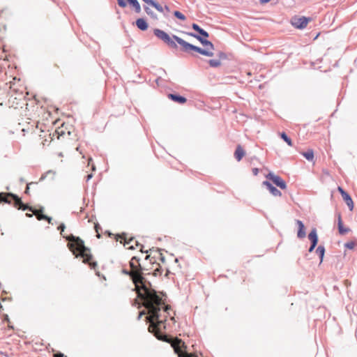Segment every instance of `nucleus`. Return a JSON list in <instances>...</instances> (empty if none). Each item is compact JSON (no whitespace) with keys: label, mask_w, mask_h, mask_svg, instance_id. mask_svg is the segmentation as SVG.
Masks as SVG:
<instances>
[{"label":"nucleus","mask_w":357,"mask_h":357,"mask_svg":"<svg viewBox=\"0 0 357 357\" xmlns=\"http://www.w3.org/2000/svg\"><path fill=\"white\" fill-rule=\"evenodd\" d=\"M129 264L130 270H123V272L131 278L137 296L147 310L149 316L146 319L150 323L149 331L158 340L170 343L178 357H198L195 353L188 354L186 351L187 346L181 339L172 338L161 333L160 328L162 326L165 328L164 324L171 310L170 305L166 304V296L152 289L151 284L143 277L144 268L139 262V258L132 257Z\"/></svg>","instance_id":"1"},{"label":"nucleus","mask_w":357,"mask_h":357,"mask_svg":"<svg viewBox=\"0 0 357 357\" xmlns=\"http://www.w3.org/2000/svg\"><path fill=\"white\" fill-rule=\"evenodd\" d=\"M65 228L64 224L62 223L59 226L58 229L61 230V234L69 241L68 246L70 250L76 257H82L84 263L88 264L91 268H95L97 264L92 261L93 256L91 254L90 249L85 247L84 241L79 237H76L73 235L66 237L63 234Z\"/></svg>","instance_id":"2"},{"label":"nucleus","mask_w":357,"mask_h":357,"mask_svg":"<svg viewBox=\"0 0 357 357\" xmlns=\"http://www.w3.org/2000/svg\"><path fill=\"white\" fill-rule=\"evenodd\" d=\"M188 35L193 36L196 38L197 40H199L201 43L206 47V50H203L199 47L195 46L193 45H191L182 38L176 36H173V38L176 40V41L181 46V49L183 51L185 52H190L191 50L196 51L199 52V54L207 56H212L213 55V50H214V46L212 44L211 42L209 40H207L206 39H203L199 36L195 35L194 33H188Z\"/></svg>","instance_id":"3"},{"label":"nucleus","mask_w":357,"mask_h":357,"mask_svg":"<svg viewBox=\"0 0 357 357\" xmlns=\"http://www.w3.org/2000/svg\"><path fill=\"white\" fill-rule=\"evenodd\" d=\"M0 202L13 204V206L17 209H22L23 211L29 210L36 216L38 220L46 218V215L43 214L42 208L34 209L31 206L23 204L21 199L14 194L6 192L0 193Z\"/></svg>","instance_id":"4"},{"label":"nucleus","mask_w":357,"mask_h":357,"mask_svg":"<svg viewBox=\"0 0 357 357\" xmlns=\"http://www.w3.org/2000/svg\"><path fill=\"white\" fill-rule=\"evenodd\" d=\"M52 140L53 137L48 130H36L32 134V143L38 149L48 146Z\"/></svg>","instance_id":"5"},{"label":"nucleus","mask_w":357,"mask_h":357,"mask_svg":"<svg viewBox=\"0 0 357 357\" xmlns=\"http://www.w3.org/2000/svg\"><path fill=\"white\" fill-rule=\"evenodd\" d=\"M153 32L156 37L167 44L169 47L172 48L177 47V45L175 43L176 40L173 38V36L170 37L166 32L158 29H154Z\"/></svg>","instance_id":"6"},{"label":"nucleus","mask_w":357,"mask_h":357,"mask_svg":"<svg viewBox=\"0 0 357 357\" xmlns=\"http://www.w3.org/2000/svg\"><path fill=\"white\" fill-rule=\"evenodd\" d=\"M311 21L310 17L294 16L291 20V23L296 29H303L307 26L309 22Z\"/></svg>","instance_id":"7"},{"label":"nucleus","mask_w":357,"mask_h":357,"mask_svg":"<svg viewBox=\"0 0 357 357\" xmlns=\"http://www.w3.org/2000/svg\"><path fill=\"white\" fill-rule=\"evenodd\" d=\"M115 239L116 241H119L121 243H123L124 245H130L132 242H135V245L138 247L139 245L135 238L128 234L123 233L121 234H116Z\"/></svg>","instance_id":"8"},{"label":"nucleus","mask_w":357,"mask_h":357,"mask_svg":"<svg viewBox=\"0 0 357 357\" xmlns=\"http://www.w3.org/2000/svg\"><path fill=\"white\" fill-rule=\"evenodd\" d=\"M266 178L271 180L275 185L280 188L282 190L287 188L285 181L279 176H277L273 173H269L266 175Z\"/></svg>","instance_id":"9"},{"label":"nucleus","mask_w":357,"mask_h":357,"mask_svg":"<svg viewBox=\"0 0 357 357\" xmlns=\"http://www.w3.org/2000/svg\"><path fill=\"white\" fill-rule=\"evenodd\" d=\"M337 190L339 191V192L341 194L342 197V199H344V201L345 202V203L347 204V205L348 206L349 208L350 211H353L354 209V202L351 197V196L347 193L346 192L342 187H338L337 188Z\"/></svg>","instance_id":"10"},{"label":"nucleus","mask_w":357,"mask_h":357,"mask_svg":"<svg viewBox=\"0 0 357 357\" xmlns=\"http://www.w3.org/2000/svg\"><path fill=\"white\" fill-rule=\"evenodd\" d=\"M337 220H338L337 226H338L339 233L342 235H344V234H347L350 231V229L347 227H344L340 213H338V215H337Z\"/></svg>","instance_id":"11"},{"label":"nucleus","mask_w":357,"mask_h":357,"mask_svg":"<svg viewBox=\"0 0 357 357\" xmlns=\"http://www.w3.org/2000/svg\"><path fill=\"white\" fill-rule=\"evenodd\" d=\"M296 222L298 227V231L297 233L298 238H305L306 236V233H305V226H304L303 223L302 222V221H301L299 220H297Z\"/></svg>","instance_id":"12"},{"label":"nucleus","mask_w":357,"mask_h":357,"mask_svg":"<svg viewBox=\"0 0 357 357\" xmlns=\"http://www.w3.org/2000/svg\"><path fill=\"white\" fill-rule=\"evenodd\" d=\"M245 151L241 145H238L236 146V151L234 152V157L237 161H241L242 158L245 156Z\"/></svg>","instance_id":"13"},{"label":"nucleus","mask_w":357,"mask_h":357,"mask_svg":"<svg viewBox=\"0 0 357 357\" xmlns=\"http://www.w3.org/2000/svg\"><path fill=\"white\" fill-rule=\"evenodd\" d=\"M263 185L267 187V188L269 190V191L273 195L276 197H280L282 195L281 192L276 188L273 186L268 181H264Z\"/></svg>","instance_id":"14"},{"label":"nucleus","mask_w":357,"mask_h":357,"mask_svg":"<svg viewBox=\"0 0 357 357\" xmlns=\"http://www.w3.org/2000/svg\"><path fill=\"white\" fill-rule=\"evenodd\" d=\"M167 96L172 100L180 104H184L187 101V99L185 97L181 96L179 95L169 93Z\"/></svg>","instance_id":"15"},{"label":"nucleus","mask_w":357,"mask_h":357,"mask_svg":"<svg viewBox=\"0 0 357 357\" xmlns=\"http://www.w3.org/2000/svg\"><path fill=\"white\" fill-rule=\"evenodd\" d=\"M308 238L314 245H317L318 242V237L316 229H312L308 235Z\"/></svg>","instance_id":"16"},{"label":"nucleus","mask_w":357,"mask_h":357,"mask_svg":"<svg viewBox=\"0 0 357 357\" xmlns=\"http://www.w3.org/2000/svg\"><path fill=\"white\" fill-rule=\"evenodd\" d=\"M136 25L137 26L142 30V31H145L148 29V24L146 23V22L142 19V18H139L136 21Z\"/></svg>","instance_id":"17"},{"label":"nucleus","mask_w":357,"mask_h":357,"mask_svg":"<svg viewBox=\"0 0 357 357\" xmlns=\"http://www.w3.org/2000/svg\"><path fill=\"white\" fill-rule=\"evenodd\" d=\"M128 1L133 6L136 13H139L141 12V6L137 0H128Z\"/></svg>","instance_id":"18"},{"label":"nucleus","mask_w":357,"mask_h":357,"mask_svg":"<svg viewBox=\"0 0 357 357\" xmlns=\"http://www.w3.org/2000/svg\"><path fill=\"white\" fill-rule=\"evenodd\" d=\"M302 155L309 161H312L314 159V152L312 149H309L306 152H303Z\"/></svg>","instance_id":"19"},{"label":"nucleus","mask_w":357,"mask_h":357,"mask_svg":"<svg viewBox=\"0 0 357 357\" xmlns=\"http://www.w3.org/2000/svg\"><path fill=\"white\" fill-rule=\"evenodd\" d=\"M316 252L318 253V255H319V257H320V262H322L323 261V258H324V253H325V248L324 246L322 245H319L317 248V250Z\"/></svg>","instance_id":"20"},{"label":"nucleus","mask_w":357,"mask_h":357,"mask_svg":"<svg viewBox=\"0 0 357 357\" xmlns=\"http://www.w3.org/2000/svg\"><path fill=\"white\" fill-rule=\"evenodd\" d=\"M55 134L57 135L58 139L59 138L60 136H63L66 134V132L63 130V126L61 128H59L58 130H56L53 134V136H54Z\"/></svg>","instance_id":"21"},{"label":"nucleus","mask_w":357,"mask_h":357,"mask_svg":"<svg viewBox=\"0 0 357 357\" xmlns=\"http://www.w3.org/2000/svg\"><path fill=\"white\" fill-rule=\"evenodd\" d=\"M281 137L287 143V144L290 146H292V142L289 137L284 133L282 132L280 134Z\"/></svg>","instance_id":"22"},{"label":"nucleus","mask_w":357,"mask_h":357,"mask_svg":"<svg viewBox=\"0 0 357 357\" xmlns=\"http://www.w3.org/2000/svg\"><path fill=\"white\" fill-rule=\"evenodd\" d=\"M174 15L176 17H177L178 19L181 20H185L186 17L185 16L181 13V12L178 11V10H176L174 12Z\"/></svg>","instance_id":"23"},{"label":"nucleus","mask_w":357,"mask_h":357,"mask_svg":"<svg viewBox=\"0 0 357 357\" xmlns=\"http://www.w3.org/2000/svg\"><path fill=\"white\" fill-rule=\"evenodd\" d=\"M209 64L211 67H218L220 66L221 62L218 59H211L209 61Z\"/></svg>","instance_id":"24"},{"label":"nucleus","mask_w":357,"mask_h":357,"mask_svg":"<svg viewBox=\"0 0 357 357\" xmlns=\"http://www.w3.org/2000/svg\"><path fill=\"white\" fill-rule=\"evenodd\" d=\"M150 5L156 8L160 12H162L163 10L162 7L160 4L153 1L151 3Z\"/></svg>","instance_id":"25"},{"label":"nucleus","mask_w":357,"mask_h":357,"mask_svg":"<svg viewBox=\"0 0 357 357\" xmlns=\"http://www.w3.org/2000/svg\"><path fill=\"white\" fill-rule=\"evenodd\" d=\"M33 184H37V183L36 182H31V183H27L26 188L25 191H24L25 194L29 195L30 186L31 185H33Z\"/></svg>","instance_id":"26"},{"label":"nucleus","mask_w":357,"mask_h":357,"mask_svg":"<svg viewBox=\"0 0 357 357\" xmlns=\"http://www.w3.org/2000/svg\"><path fill=\"white\" fill-rule=\"evenodd\" d=\"M345 247L348 249H353L355 246V243L353 242V241H351V242H347V243H345Z\"/></svg>","instance_id":"27"},{"label":"nucleus","mask_w":357,"mask_h":357,"mask_svg":"<svg viewBox=\"0 0 357 357\" xmlns=\"http://www.w3.org/2000/svg\"><path fill=\"white\" fill-rule=\"evenodd\" d=\"M197 32L205 38L208 37V33L202 29H200Z\"/></svg>","instance_id":"28"},{"label":"nucleus","mask_w":357,"mask_h":357,"mask_svg":"<svg viewBox=\"0 0 357 357\" xmlns=\"http://www.w3.org/2000/svg\"><path fill=\"white\" fill-rule=\"evenodd\" d=\"M94 227H95V230L97 233V235H96L97 237L98 238H100V234L99 233V230L101 229V228H100V225L98 224H96Z\"/></svg>","instance_id":"29"},{"label":"nucleus","mask_w":357,"mask_h":357,"mask_svg":"<svg viewBox=\"0 0 357 357\" xmlns=\"http://www.w3.org/2000/svg\"><path fill=\"white\" fill-rule=\"evenodd\" d=\"M118 4L121 8L126 7L127 4L124 0H117Z\"/></svg>","instance_id":"30"},{"label":"nucleus","mask_w":357,"mask_h":357,"mask_svg":"<svg viewBox=\"0 0 357 357\" xmlns=\"http://www.w3.org/2000/svg\"><path fill=\"white\" fill-rule=\"evenodd\" d=\"M192 27L196 31H198L201 29L197 24H192Z\"/></svg>","instance_id":"31"},{"label":"nucleus","mask_w":357,"mask_h":357,"mask_svg":"<svg viewBox=\"0 0 357 357\" xmlns=\"http://www.w3.org/2000/svg\"><path fill=\"white\" fill-rule=\"evenodd\" d=\"M54 357H66L62 353H56L54 354Z\"/></svg>","instance_id":"32"},{"label":"nucleus","mask_w":357,"mask_h":357,"mask_svg":"<svg viewBox=\"0 0 357 357\" xmlns=\"http://www.w3.org/2000/svg\"><path fill=\"white\" fill-rule=\"evenodd\" d=\"M252 173L255 176H257L259 173V169L258 168H253L252 169Z\"/></svg>","instance_id":"33"},{"label":"nucleus","mask_w":357,"mask_h":357,"mask_svg":"<svg viewBox=\"0 0 357 357\" xmlns=\"http://www.w3.org/2000/svg\"><path fill=\"white\" fill-rule=\"evenodd\" d=\"M134 243L135 242H132L130 245H128V249H135V248L134 247Z\"/></svg>","instance_id":"34"},{"label":"nucleus","mask_w":357,"mask_h":357,"mask_svg":"<svg viewBox=\"0 0 357 357\" xmlns=\"http://www.w3.org/2000/svg\"><path fill=\"white\" fill-rule=\"evenodd\" d=\"M45 220H47L49 224H52V218L48 217L46 215V218L44 219Z\"/></svg>","instance_id":"35"},{"label":"nucleus","mask_w":357,"mask_h":357,"mask_svg":"<svg viewBox=\"0 0 357 357\" xmlns=\"http://www.w3.org/2000/svg\"><path fill=\"white\" fill-rule=\"evenodd\" d=\"M317 245H314L312 243L311 246L309 248V252H311L313 251V250L314 249V248L316 247Z\"/></svg>","instance_id":"36"},{"label":"nucleus","mask_w":357,"mask_h":357,"mask_svg":"<svg viewBox=\"0 0 357 357\" xmlns=\"http://www.w3.org/2000/svg\"><path fill=\"white\" fill-rule=\"evenodd\" d=\"M5 320L9 324L10 321H9V318H8V316L7 314H5ZM8 326L10 327V328H13L12 326H10L9 324H8Z\"/></svg>","instance_id":"37"},{"label":"nucleus","mask_w":357,"mask_h":357,"mask_svg":"<svg viewBox=\"0 0 357 357\" xmlns=\"http://www.w3.org/2000/svg\"><path fill=\"white\" fill-rule=\"evenodd\" d=\"M158 274H161V272L160 271V269L158 268H157L155 270V273H154V275H157Z\"/></svg>","instance_id":"38"},{"label":"nucleus","mask_w":357,"mask_h":357,"mask_svg":"<svg viewBox=\"0 0 357 357\" xmlns=\"http://www.w3.org/2000/svg\"><path fill=\"white\" fill-rule=\"evenodd\" d=\"M92 177H93V174H88L87 176H86V181H89Z\"/></svg>","instance_id":"39"},{"label":"nucleus","mask_w":357,"mask_h":357,"mask_svg":"<svg viewBox=\"0 0 357 357\" xmlns=\"http://www.w3.org/2000/svg\"><path fill=\"white\" fill-rule=\"evenodd\" d=\"M144 314H146V312L144 311H142V312H139V316H138V319H140L142 317V316L144 315Z\"/></svg>","instance_id":"40"},{"label":"nucleus","mask_w":357,"mask_h":357,"mask_svg":"<svg viewBox=\"0 0 357 357\" xmlns=\"http://www.w3.org/2000/svg\"><path fill=\"white\" fill-rule=\"evenodd\" d=\"M145 10H146L147 14H149V15L151 14V13L150 11V9L148 7H145Z\"/></svg>","instance_id":"41"},{"label":"nucleus","mask_w":357,"mask_h":357,"mask_svg":"<svg viewBox=\"0 0 357 357\" xmlns=\"http://www.w3.org/2000/svg\"><path fill=\"white\" fill-rule=\"evenodd\" d=\"M271 0H260V3L264 4V3H268Z\"/></svg>","instance_id":"42"},{"label":"nucleus","mask_w":357,"mask_h":357,"mask_svg":"<svg viewBox=\"0 0 357 357\" xmlns=\"http://www.w3.org/2000/svg\"><path fill=\"white\" fill-rule=\"evenodd\" d=\"M144 2H146L148 4H151V3L153 1V0H143Z\"/></svg>","instance_id":"43"},{"label":"nucleus","mask_w":357,"mask_h":357,"mask_svg":"<svg viewBox=\"0 0 357 357\" xmlns=\"http://www.w3.org/2000/svg\"><path fill=\"white\" fill-rule=\"evenodd\" d=\"M160 260L162 261V262H164L165 261V259L164 257L162 256V254H160Z\"/></svg>","instance_id":"44"},{"label":"nucleus","mask_w":357,"mask_h":357,"mask_svg":"<svg viewBox=\"0 0 357 357\" xmlns=\"http://www.w3.org/2000/svg\"><path fill=\"white\" fill-rule=\"evenodd\" d=\"M92 161V158H89L88 159V165H89L91 162Z\"/></svg>","instance_id":"45"},{"label":"nucleus","mask_w":357,"mask_h":357,"mask_svg":"<svg viewBox=\"0 0 357 357\" xmlns=\"http://www.w3.org/2000/svg\"><path fill=\"white\" fill-rule=\"evenodd\" d=\"M26 215L29 218H31L32 217V214H30V213H26Z\"/></svg>","instance_id":"46"},{"label":"nucleus","mask_w":357,"mask_h":357,"mask_svg":"<svg viewBox=\"0 0 357 357\" xmlns=\"http://www.w3.org/2000/svg\"><path fill=\"white\" fill-rule=\"evenodd\" d=\"M91 169L93 171H94L96 169V167L94 165H92Z\"/></svg>","instance_id":"47"},{"label":"nucleus","mask_w":357,"mask_h":357,"mask_svg":"<svg viewBox=\"0 0 357 357\" xmlns=\"http://www.w3.org/2000/svg\"><path fill=\"white\" fill-rule=\"evenodd\" d=\"M166 10H169V8L167 6H165Z\"/></svg>","instance_id":"48"},{"label":"nucleus","mask_w":357,"mask_h":357,"mask_svg":"<svg viewBox=\"0 0 357 357\" xmlns=\"http://www.w3.org/2000/svg\"><path fill=\"white\" fill-rule=\"evenodd\" d=\"M43 179H44V177H43V176H42V177L40 178V181H42V180H43Z\"/></svg>","instance_id":"49"}]
</instances>
